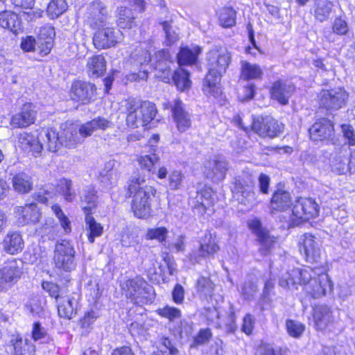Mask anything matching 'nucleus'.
I'll use <instances>...</instances> for the list:
<instances>
[{
	"mask_svg": "<svg viewBox=\"0 0 355 355\" xmlns=\"http://www.w3.org/2000/svg\"><path fill=\"white\" fill-rule=\"evenodd\" d=\"M231 60V54L225 48L213 49L207 53L208 73L204 79L202 87L205 95L216 97L221 93L220 79Z\"/></svg>",
	"mask_w": 355,
	"mask_h": 355,
	"instance_id": "1",
	"label": "nucleus"
},
{
	"mask_svg": "<svg viewBox=\"0 0 355 355\" xmlns=\"http://www.w3.org/2000/svg\"><path fill=\"white\" fill-rule=\"evenodd\" d=\"M156 190L146 183L144 175L135 173L128 182L126 197H132L131 208L135 216L146 218L151 215L150 197Z\"/></svg>",
	"mask_w": 355,
	"mask_h": 355,
	"instance_id": "2",
	"label": "nucleus"
},
{
	"mask_svg": "<svg viewBox=\"0 0 355 355\" xmlns=\"http://www.w3.org/2000/svg\"><path fill=\"white\" fill-rule=\"evenodd\" d=\"M127 112L126 124L136 128L147 125L156 116L157 110L155 105L150 101L137 102L128 100L125 102Z\"/></svg>",
	"mask_w": 355,
	"mask_h": 355,
	"instance_id": "3",
	"label": "nucleus"
},
{
	"mask_svg": "<svg viewBox=\"0 0 355 355\" xmlns=\"http://www.w3.org/2000/svg\"><path fill=\"white\" fill-rule=\"evenodd\" d=\"M127 112L126 124L136 128L147 125L156 116L157 110L155 105L150 101L137 102L128 100L125 102Z\"/></svg>",
	"mask_w": 355,
	"mask_h": 355,
	"instance_id": "4",
	"label": "nucleus"
},
{
	"mask_svg": "<svg viewBox=\"0 0 355 355\" xmlns=\"http://www.w3.org/2000/svg\"><path fill=\"white\" fill-rule=\"evenodd\" d=\"M123 290L125 296L134 304L141 305L151 303L155 299L153 286L140 277L126 281Z\"/></svg>",
	"mask_w": 355,
	"mask_h": 355,
	"instance_id": "5",
	"label": "nucleus"
},
{
	"mask_svg": "<svg viewBox=\"0 0 355 355\" xmlns=\"http://www.w3.org/2000/svg\"><path fill=\"white\" fill-rule=\"evenodd\" d=\"M75 254L74 248L69 241L62 240L58 242L55 246L53 256L55 268L60 272H71L75 270Z\"/></svg>",
	"mask_w": 355,
	"mask_h": 355,
	"instance_id": "6",
	"label": "nucleus"
},
{
	"mask_svg": "<svg viewBox=\"0 0 355 355\" xmlns=\"http://www.w3.org/2000/svg\"><path fill=\"white\" fill-rule=\"evenodd\" d=\"M348 93L341 87L323 89L320 94V105L330 112L344 107L348 100Z\"/></svg>",
	"mask_w": 355,
	"mask_h": 355,
	"instance_id": "7",
	"label": "nucleus"
},
{
	"mask_svg": "<svg viewBox=\"0 0 355 355\" xmlns=\"http://www.w3.org/2000/svg\"><path fill=\"white\" fill-rule=\"evenodd\" d=\"M97 29L93 36V44L97 49L113 47L123 39V33L119 28L104 26Z\"/></svg>",
	"mask_w": 355,
	"mask_h": 355,
	"instance_id": "8",
	"label": "nucleus"
},
{
	"mask_svg": "<svg viewBox=\"0 0 355 355\" xmlns=\"http://www.w3.org/2000/svg\"><path fill=\"white\" fill-rule=\"evenodd\" d=\"M164 108H171L173 119L176 128L180 132L187 131L191 125V115L186 108L185 104L175 98L172 102L163 104Z\"/></svg>",
	"mask_w": 355,
	"mask_h": 355,
	"instance_id": "9",
	"label": "nucleus"
},
{
	"mask_svg": "<svg viewBox=\"0 0 355 355\" xmlns=\"http://www.w3.org/2000/svg\"><path fill=\"white\" fill-rule=\"evenodd\" d=\"M300 252L307 262H318L321 255V241L315 236L306 233L298 241Z\"/></svg>",
	"mask_w": 355,
	"mask_h": 355,
	"instance_id": "10",
	"label": "nucleus"
},
{
	"mask_svg": "<svg viewBox=\"0 0 355 355\" xmlns=\"http://www.w3.org/2000/svg\"><path fill=\"white\" fill-rule=\"evenodd\" d=\"M248 225L259 243V252L263 256L268 255L277 243V238L270 235V232L262 227L259 220L253 219L249 222Z\"/></svg>",
	"mask_w": 355,
	"mask_h": 355,
	"instance_id": "11",
	"label": "nucleus"
},
{
	"mask_svg": "<svg viewBox=\"0 0 355 355\" xmlns=\"http://www.w3.org/2000/svg\"><path fill=\"white\" fill-rule=\"evenodd\" d=\"M23 262L12 259L8 260L0 269V290L9 287L16 283L23 273Z\"/></svg>",
	"mask_w": 355,
	"mask_h": 355,
	"instance_id": "12",
	"label": "nucleus"
},
{
	"mask_svg": "<svg viewBox=\"0 0 355 355\" xmlns=\"http://www.w3.org/2000/svg\"><path fill=\"white\" fill-rule=\"evenodd\" d=\"M216 198V194L211 187H204L197 191L195 198L190 201L194 214L199 216H203L207 210L213 207Z\"/></svg>",
	"mask_w": 355,
	"mask_h": 355,
	"instance_id": "13",
	"label": "nucleus"
},
{
	"mask_svg": "<svg viewBox=\"0 0 355 355\" xmlns=\"http://www.w3.org/2000/svg\"><path fill=\"white\" fill-rule=\"evenodd\" d=\"M250 128L261 137L274 138L282 132V125L270 117L254 119Z\"/></svg>",
	"mask_w": 355,
	"mask_h": 355,
	"instance_id": "14",
	"label": "nucleus"
},
{
	"mask_svg": "<svg viewBox=\"0 0 355 355\" xmlns=\"http://www.w3.org/2000/svg\"><path fill=\"white\" fill-rule=\"evenodd\" d=\"M293 214L302 220H308L318 216L319 206L312 198H300L295 202Z\"/></svg>",
	"mask_w": 355,
	"mask_h": 355,
	"instance_id": "15",
	"label": "nucleus"
},
{
	"mask_svg": "<svg viewBox=\"0 0 355 355\" xmlns=\"http://www.w3.org/2000/svg\"><path fill=\"white\" fill-rule=\"evenodd\" d=\"M313 318L317 331L330 329L336 322L334 311L326 305H318L313 308Z\"/></svg>",
	"mask_w": 355,
	"mask_h": 355,
	"instance_id": "16",
	"label": "nucleus"
},
{
	"mask_svg": "<svg viewBox=\"0 0 355 355\" xmlns=\"http://www.w3.org/2000/svg\"><path fill=\"white\" fill-rule=\"evenodd\" d=\"M87 22L93 28L106 26L107 11L106 6L100 1L92 2L87 8Z\"/></svg>",
	"mask_w": 355,
	"mask_h": 355,
	"instance_id": "17",
	"label": "nucleus"
},
{
	"mask_svg": "<svg viewBox=\"0 0 355 355\" xmlns=\"http://www.w3.org/2000/svg\"><path fill=\"white\" fill-rule=\"evenodd\" d=\"M228 171V162L222 157L208 161L205 166L204 174L213 182L223 180Z\"/></svg>",
	"mask_w": 355,
	"mask_h": 355,
	"instance_id": "18",
	"label": "nucleus"
},
{
	"mask_svg": "<svg viewBox=\"0 0 355 355\" xmlns=\"http://www.w3.org/2000/svg\"><path fill=\"white\" fill-rule=\"evenodd\" d=\"M309 131L311 138L315 141L331 139L334 135L332 122L324 118L315 121Z\"/></svg>",
	"mask_w": 355,
	"mask_h": 355,
	"instance_id": "19",
	"label": "nucleus"
},
{
	"mask_svg": "<svg viewBox=\"0 0 355 355\" xmlns=\"http://www.w3.org/2000/svg\"><path fill=\"white\" fill-rule=\"evenodd\" d=\"M95 91L94 84L78 80L71 85V96L74 101L87 103L94 96Z\"/></svg>",
	"mask_w": 355,
	"mask_h": 355,
	"instance_id": "20",
	"label": "nucleus"
},
{
	"mask_svg": "<svg viewBox=\"0 0 355 355\" xmlns=\"http://www.w3.org/2000/svg\"><path fill=\"white\" fill-rule=\"evenodd\" d=\"M79 298L80 296L77 293L60 297L57 301L59 316L67 320L73 318L77 313Z\"/></svg>",
	"mask_w": 355,
	"mask_h": 355,
	"instance_id": "21",
	"label": "nucleus"
},
{
	"mask_svg": "<svg viewBox=\"0 0 355 355\" xmlns=\"http://www.w3.org/2000/svg\"><path fill=\"white\" fill-rule=\"evenodd\" d=\"M35 118V106L31 103H27L23 105L20 112L12 117L10 124L14 128H26L33 123Z\"/></svg>",
	"mask_w": 355,
	"mask_h": 355,
	"instance_id": "22",
	"label": "nucleus"
},
{
	"mask_svg": "<svg viewBox=\"0 0 355 355\" xmlns=\"http://www.w3.org/2000/svg\"><path fill=\"white\" fill-rule=\"evenodd\" d=\"M295 90V85L291 83L277 80L275 81L270 89L271 97L277 101L281 105L288 103V99Z\"/></svg>",
	"mask_w": 355,
	"mask_h": 355,
	"instance_id": "23",
	"label": "nucleus"
},
{
	"mask_svg": "<svg viewBox=\"0 0 355 355\" xmlns=\"http://www.w3.org/2000/svg\"><path fill=\"white\" fill-rule=\"evenodd\" d=\"M15 213L18 217V223L21 225L37 223L42 215L35 203H29L23 207H17Z\"/></svg>",
	"mask_w": 355,
	"mask_h": 355,
	"instance_id": "24",
	"label": "nucleus"
},
{
	"mask_svg": "<svg viewBox=\"0 0 355 355\" xmlns=\"http://www.w3.org/2000/svg\"><path fill=\"white\" fill-rule=\"evenodd\" d=\"M55 36V29L52 26L46 25L40 28L37 46L41 54L47 55L49 53L53 46Z\"/></svg>",
	"mask_w": 355,
	"mask_h": 355,
	"instance_id": "25",
	"label": "nucleus"
},
{
	"mask_svg": "<svg viewBox=\"0 0 355 355\" xmlns=\"http://www.w3.org/2000/svg\"><path fill=\"white\" fill-rule=\"evenodd\" d=\"M112 125V122L107 119L98 116L81 125L79 128V134L82 138L89 137L94 131L98 130H105Z\"/></svg>",
	"mask_w": 355,
	"mask_h": 355,
	"instance_id": "26",
	"label": "nucleus"
},
{
	"mask_svg": "<svg viewBox=\"0 0 355 355\" xmlns=\"http://www.w3.org/2000/svg\"><path fill=\"white\" fill-rule=\"evenodd\" d=\"M117 164L114 160L107 162L100 173V180L107 188L114 186L119 178L120 173L116 166Z\"/></svg>",
	"mask_w": 355,
	"mask_h": 355,
	"instance_id": "27",
	"label": "nucleus"
},
{
	"mask_svg": "<svg viewBox=\"0 0 355 355\" xmlns=\"http://www.w3.org/2000/svg\"><path fill=\"white\" fill-rule=\"evenodd\" d=\"M13 355H35V347L27 338L13 336L10 340Z\"/></svg>",
	"mask_w": 355,
	"mask_h": 355,
	"instance_id": "28",
	"label": "nucleus"
},
{
	"mask_svg": "<svg viewBox=\"0 0 355 355\" xmlns=\"http://www.w3.org/2000/svg\"><path fill=\"white\" fill-rule=\"evenodd\" d=\"M292 200L291 194L284 190L278 189L274 192L270 200L271 211H283L291 207Z\"/></svg>",
	"mask_w": 355,
	"mask_h": 355,
	"instance_id": "29",
	"label": "nucleus"
},
{
	"mask_svg": "<svg viewBox=\"0 0 355 355\" xmlns=\"http://www.w3.org/2000/svg\"><path fill=\"white\" fill-rule=\"evenodd\" d=\"M0 26L15 34H17L21 28L19 16L15 12L10 10L0 12Z\"/></svg>",
	"mask_w": 355,
	"mask_h": 355,
	"instance_id": "30",
	"label": "nucleus"
},
{
	"mask_svg": "<svg viewBox=\"0 0 355 355\" xmlns=\"http://www.w3.org/2000/svg\"><path fill=\"white\" fill-rule=\"evenodd\" d=\"M3 250L10 254H15L24 248V241L17 232L8 233L3 241Z\"/></svg>",
	"mask_w": 355,
	"mask_h": 355,
	"instance_id": "31",
	"label": "nucleus"
},
{
	"mask_svg": "<svg viewBox=\"0 0 355 355\" xmlns=\"http://www.w3.org/2000/svg\"><path fill=\"white\" fill-rule=\"evenodd\" d=\"M87 73L89 76L98 78L106 70V61L103 55H93L88 58L87 63Z\"/></svg>",
	"mask_w": 355,
	"mask_h": 355,
	"instance_id": "32",
	"label": "nucleus"
},
{
	"mask_svg": "<svg viewBox=\"0 0 355 355\" xmlns=\"http://www.w3.org/2000/svg\"><path fill=\"white\" fill-rule=\"evenodd\" d=\"M219 250V247L211 234H205L201 239L198 249V256L202 258L212 257Z\"/></svg>",
	"mask_w": 355,
	"mask_h": 355,
	"instance_id": "33",
	"label": "nucleus"
},
{
	"mask_svg": "<svg viewBox=\"0 0 355 355\" xmlns=\"http://www.w3.org/2000/svg\"><path fill=\"white\" fill-rule=\"evenodd\" d=\"M80 137H82L80 135L79 131L74 126H69L60 132V144L62 146L68 148H73L80 143Z\"/></svg>",
	"mask_w": 355,
	"mask_h": 355,
	"instance_id": "34",
	"label": "nucleus"
},
{
	"mask_svg": "<svg viewBox=\"0 0 355 355\" xmlns=\"http://www.w3.org/2000/svg\"><path fill=\"white\" fill-rule=\"evenodd\" d=\"M232 192L238 202L240 204L245 205L248 209L253 207L258 202L256 192L254 191V187L245 188L239 191L237 189H232Z\"/></svg>",
	"mask_w": 355,
	"mask_h": 355,
	"instance_id": "35",
	"label": "nucleus"
},
{
	"mask_svg": "<svg viewBox=\"0 0 355 355\" xmlns=\"http://www.w3.org/2000/svg\"><path fill=\"white\" fill-rule=\"evenodd\" d=\"M331 169L338 174H345L349 171L347 166V151L340 149L330 159Z\"/></svg>",
	"mask_w": 355,
	"mask_h": 355,
	"instance_id": "36",
	"label": "nucleus"
},
{
	"mask_svg": "<svg viewBox=\"0 0 355 355\" xmlns=\"http://www.w3.org/2000/svg\"><path fill=\"white\" fill-rule=\"evenodd\" d=\"M262 75L263 71L259 65L245 60L241 62V79L245 80L259 79Z\"/></svg>",
	"mask_w": 355,
	"mask_h": 355,
	"instance_id": "37",
	"label": "nucleus"
},
{
	"mask_svg": "<svg viewBox=\"0 0 355 355\" xmlns=\"http://www.w3.org/2000/svg\"><path fill=\"white\" fill-rule=\"evenodd\" d=\"M116 23L121 28H130L135 24V17L132 10L126 7H120L116 10Z\"/></svg>",
	"mask_w": 355,
	"mask_h": 355,
	"instance_id": "38",
	"label": "nucleus"
},
{
	"mask_svg": "<svg viewBox=\"0 0 355 355\" xmlns=\"http://www.w3.org/2000/svg\"><path fill=\"white\" fill-rule=\"evenodd\" d=\"M80 196L81 201L87 205L83 207L85 214H91L92 209L97 205L96 191L92 186H87Z\"/></svg>",
	"mask_w": 355,
	"mask_h": 355,
	"instance_id": "39",
	"label": "nucleus"
},
{
	"mask_svg": "<svg viewBox=\"0 0 355 355\" xmlns=\"http://www.w3.org/2000/svg\"><path fill=\"white\" fill-rule=\"evenodd\" d=\"M333 3L329 0H315L314 3V15L320 21L327 20L333 9Z\"/></svg>",
	"mask_w": 355,
	"mask_h": 355,
	"instance_id": "40",
	"label": "nucleus"
},
{
	"mask_svg": "<svg viewBox=\"0 0 355 355\" xmlns=\"http://www.w3.org/2000/svg\"><path fill=\"white\" fill-rule=\"evenodd\" d=\"M201 49L198 46L190 49L188 47L181 48L178 54V60L180 65H191L197 60L198 55L200 53Z\"/></svg>",
	"mask_w": 355,
	"mask_h": 355,
	"instance_id": "41",
	"label": "nucleus"
},
{
	"mask_svg": "<svg viewBox=\"0 0 355 355\" xmlns=\"http://www.w3.org/2000/svg\"><path fill=\"white\" fill-rule=\"evenodd\" d=\"M12 187L19 193H28L33 188L31 178L24 173H19L12 178Z\"/></svg>",
	"mask_w": 355,
	"mask_h": 355,
	"instance_id": "42",
	"label": "nucleus"
},
{
	"mask_svg": "<svg viewBox=\"0 0 355 355\" xmlns=\"http://www.w3.org/2000/svg\"><path fill=\"white\" fill-rule=\"evenodd\" d=\"M236 12L232 7L222 8L218 12L220 25L223 28H231L236 24Z\"/></svg>",
	"mask_w": 355,
	"mask_h": 355,
	"instance_id": "43",
	"label": "nucleus"
},
{
	"mask_svg": "<svg viewBox=\"0 0 355 355\" xmlns=\"http://www.w3.org/2000/svg\"><path fill=\"white\" fill-rule=\"evenodd\" d=\"M173 81L177 88L182 92L189 89L191 84V81L189 79V73L183 69L174 71Z\"/></svg>",
	"mask_w": 355,
	"mask_h": 355,
	"instance_id": "44",
	"label": "nucleus"
},
{
	"mask_svg": "<svg viewBox=\"0 0 355 355\" xmlns=\"http://www.w3.org/2000/svg\"><path fill=\"white\" fill-rule=\"evenodd\" d=\"M85 223L89 231L88 239L92 243L95 237H98L103 234V227L100 223H96L91 214H85Z\"/></svg>",
	"mask_w": 355,
	"mask_h": 355,
	"instance_id": "45",
	"label": "nucleus"
},
{
	"mask_svg": "<svg viewBox=\"0 0 355 355\" xmlns=\"http://www.w3.org/2000/svg\"><path fill=\"white\" fill-rule=\"evenodd\" d=\"M43 141L45 142L46 148L50 152L55 153L60 146H62L60 144V133L52 129L45 131Z\"/></svg>",
	"mask_w": 355,
	"mask_h": 355,
	"instance_id": "46",
	"label": "nucleus"
},
{
	"mask_svg": "<svg viewBox=\"0 0 355 355\" xmlns=\"http://www.w3.org/2000/svg\"><path fill=\"white\" fill-rule=\"evenodd\" d=\"M72 181L66 178L60 179L57 184V190L68 202H72L76 193L72 188Z\"/></svg>",
	"mask_w": 355,
	"mask_h": 355,
	"instance_id": "47",
	"label": "nucleus"
},
{
	"mask_svg": "<svg viewBox=\"0 0 355 355\" xmlns=\"http://www.w3.org/2000/svg\"><path fill=\"white\" fill-rule=\"evenodd\" d=\"M68 8L65 0H52L48 5L46 12L52 18H57L63 14Z\"/></svg>",
	"mask_w": 355,
	"mask_h": 355,
	"instance_id": "48",
	"label": "nucleus"
},
{
	"mask_svg": "<svg viewBox=\"0 0 355 355\" xmlns=\"http://www.w3.org/2000/svg\"><path fill=\"white\" fill-rule=\"evenodd\" d=\"M254 187V180L253 176L247 172H243L235 178L232 189H244L245 188Z\"/></svg>",
	"mask_w": 355,
	"mask_h": 355,
	"instance_id": "49",
	"label": "nucleus"
},
{
	"mask_svg": "<svg viewBox=\"0 0 355 355\" xmlns=\"http://www.w3.org/2000/svg\"><path fill=\"white\" fill-rule=\"evenodd\" d=\"M168 230L164 227L148 229L146 234L147 240H157L159 243H163L166 238Z\"/></svg>",
	"mask_w": 355,
	"mask_h": 355,
	"instance_id": "50",
	"label": "nucleus"
},
{
	"mask_svg": "<svg viewBox=\"0 0 355 355\" xmlns=\"http://www.w3.org/2000/svg\"><path fill=\"white\" fill-rule=\"evenodd\" d=\"M170 59V54L168 51L160 50L157 51L153 57L155 62V69L163 71L168 68L167 62Z\"/></svg>",
	"mask_w": 355,
	"mask_h": 355,
	"instance_id": "51",
	"label": "nucleus"
},
{
	"mask_svg": "<svg viewBox=\"0 0 355 355\" xmlns=\"http://www.w3.org/2000/svg\"><path fill=\"white\" fill-rule=\"evenodd\" d=\"M51 209L56 217L58 218L61 226L64 229L66 233H69L71 231V222L69 218L63 213L62 209L58 204L53 205Z\"/></svg>",
	"mask_w": 355,
	"mask_h": 355,
	"instance_id": "52",
	"label": "nucleus"
},
{
	"mask_svg": "<svg viewBox=\"0 0 355 355\" xmlns=\"http://www.w3.org/2000/svg\"><path fill=\"white\" fill-rule=\"evenodd\" d=\"M214 286L213 282L207 277H201L197 282L198 291L205 297L212 293Z\"/></svg>",
	"mask_w": 355,
	"mask_h": 355,
	"instance_id": "53",
	"label": "nucleus"
},
{
	"mask_svg": "<svg viewBox=\"0 0 355 355\" xmlns=\"http://www.w3.org/2000/svg\"><path fill=\"white\" fill-rule=\"evenodd\" d=\"M158 157L155 154L141 156L138 158V162L141 169L150 173L154 164L158 162Z\"/></svg>",
	"mask_w": 355,
	"mask_h": 355,
	"instance_id": "54",
	"label": "nucleus"
},
{
	"mask_svg": "<svg viewBox=\"0 0 355 355\" xmlns=\"http://www.w3.org/2000/svg\"><path fill=\"white\" fill-rule=\"evenodd\" d=\"M26 309L31 313L40 315L43 311L41 300L37 296H33L26 304Z\"/></svg>",
	"mask_w": 355,
	"mask_h": 355,
	"instance_id": "55",
	"label": "nucleus"
},
{
	"mask_svg": "<svg viewBox=\"0 0 355 355\" xmlns=\"http://www.w3.org/2000/svg\"><path fill=\"white\" fill-rule=\"evenodd\" d=\"M286 325L288 334L293 337H300L304 331V326L303 324L291 320H287Z\"/></svg>",
	"mask_w": 355,
	"mask_h": 355,
	"instance_id": "56",
	"label": "nucleus"
},
{
	"mask_svg": "<svg viewBox=\"0 0 355 355\" xmlns=\"http://www.w3.org/2000/svg\"><path fill=\"white\" fill-rule=\"evenodd\" d=\"M42 286V288L48 292L52 297H55L57 301H58L60 297H63L62 290L56 284L51 282H44Z\"/></svg>",
	"mask_w": 355,
	"mask_h": 355,
	"instance_id": "57",
	"label": "nucleus"
},
{
	"mask_svg": "<svg viewBox=\"0 0 355 355\" xmlns=\"http://www.w3.org/2000/svg\"><path fill=\"white\" fill-rule=\"evenodd\" d=\"M157 312L159 315L166 318L171 321L178 319L181 316L180 309L168 306L159 309Z\"/></svg>",
	"mask_w": 355,
	"mask_h": 355,
	"instance_id": "58",
	"label": "nucleus"
},
{
	"mask_svg": "<svg viewBox=\"0 0 355 355\" xmlns=\"http://www.w3.org/2000/svg\"><path fill=\"white\" fill-rule=\"evenodd\" d=\"M257 291V286L250 281L245 282L241 288V294L247 300H251Z\"/></svg>",
	"mask_w": 355,
	"mask_h": 355,
	"instance_id": "59",
	"label": "nucleus"
},
{
	"mask_svg": "<svg viewBox=\"0 0 355 355\" xmlns=\"http://www.w3.org/2000/svg\"><path fill=\"white\" fill-rule=\"evenodd\" d=\"M163 30L165 33L166 45H171L178 40V35L173 30L172 26L168 21L162 23Z\"/></svg>",
	"mask_w": 355,
	"mask_h": 355,
	"instance_id": "60",
	"label": "nucleus"
},
{
	"mask_svg": "<svg viewBox=\"0 0 355 355\" xmlns=\"http://www.w3.org/2000/svg\"><path fill=\"white\" fill-rule=\"evenodd\" d=\"M100 317V313L97 310L92 309L87 312L84 317L80 320V324L83 328H88L94 321Z\"/></svg>",
	"mask_w": 355,
	"mask_h": 355,
	"instance_id": "61",
	"label": "nucleus"
},
{
	"mask_svg": "<svg viewBox=\"0 0 355 355\" xmlns=\"http://www.w3.org/2000/svg\"><path fill=\"white\" fill-rule=\"evenodd\" d=\"M316 280V283L320 284V288H322V289L320 290V293H327L332 291L333 284L327 274L323 273L320 275Z\"/></svg>",
	"mask_w": 355,
	"mask_h": 355,
	"instance_id": "62",
	"label": "nucleus"
},
{
	"mask_svg": "<svg viewBox=\"0 0 355 355\" xmlns=\"http://www.w3.org/2000/svg\"><path fill=\"white\" fill-rule=\"evenodd\" d=\"M255 94V86L252 83H248L242 92L239 94V98L241 101H248L254 98Z\"/></svg>",
	"mask_w": 355,
	"mask_h": 355,
	"instance_id": "63",
	"label": "nucleus"
},
{
	"mask_svg": "<svg viewBox=\"0 0 355 355\" xmlns=\"http://www.w3.org/2000/svg\"><path fill=\"white\" fill-rule=\"evenodd\" d=\"M212 334L209 329H202L194 338V343L196 345H204L209 342Z\"/></svg>",
	"mask_w": 355,
	"mask_h": 355,
	"instance_id": "64",
	"label": "nucleus"
}]
</instances>
